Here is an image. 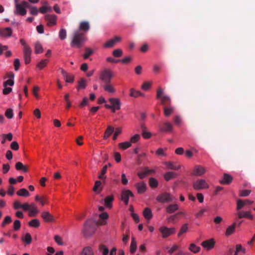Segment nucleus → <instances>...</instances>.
Listing matches in <instances>:
<instances>
[{
  "label": "nucleus",
  "instance_id": "obj_1",
  "mask_svg": "<svg viewBox=\"0 0 255 255\" xmlns=\"http://www.w3.org/2000/svg\"><path fill=\"white\" fill-rule=\"evenodd\" d=\"M86 41V38L85 34L80 31L79 30H76L73 33L70 45L73 48H80L83 46Z\"/></svg>",
  "mask_w": 255,
  "mask_h": 255
},
{
  "label": "nucleus",
  "instance_id": "obj_2",
  "mask_svg": "<svg viewBox=\"0 0 255 255\" xmlns=\"http://www.w3.org/2000/svg\"><path fill=\"white\" fill-rule=\"evenodd\" d=\"M113 76V73L111 69H105L100 74V79L105 83H111Z\"/></svg>",
  "mask_w": 255,
  "mask_h": 255
},
{
  "label": "nucleus",
  "instance_id": "obj_3",
  "mask_svg": "<svg viewBox=\"0 0 255 255\" xmlns=\"http://www.w3.org/2000/svg\"><path fill=\"white\" fill-rule=\"evenodd\" d=\"M98 224H84L83 229L84 236L86 238H89L93 236L97 228Z\"/></svg>",
  "mask_w": 255,
  "mask_h": 255
},
{
  "label": "nucleus",
  "instance_id": "obj_4",
  "mask_svg": "<svg viewBox=\"0 0 255 255\" xmlns=\"http://www.w3.org/2000/svg\"><path fill=\"white\" fill-rule=\"evenodd\" d=\"M174 199L175 198L172 195L167 192L160 194L156 197V200L161 203L172 202Z\"/></svg>",
  "mask_w": 255,
  "mask_h": 255
},
{
  "label": "nucleus",
  "instance_id": "obj_5",
  "mask_svg": "<svg viewBox=\"0 0 255 255\" xmlns=\"http://www.w3.org/2000/svg\"><path fill=\"white\" fill-rule=\"evenodd\" d=\"M195 190H200L209 188V185L204 179H198L193 184Z\"/></svg>",
  "mask_w": 255,
  "mask_h": 255
},
{
  "label": "nucleus",
  "instance_id": "obj_6",
  "mask_svg": "<svg viewBox=\"0 0 255 255\" xmlns=\"http://www.w3.org/2000/svg\"><path fill=\"white\" fill-rule=\"evenodd\" d=\"M23 58L24 62L26 64H29L31 61V55L32 53V50L31 48L28 46L23 47Z\"/></svg>",
  "mask_w": 255,
  "mask_h": 255
},
{
  "label": "nucleus",
  "instance_id": "obj_7",
  "mask_svg": "<svg viewBox=\"0 0 255 255\" xmlns=\"http://www.w3.org/2000/svg\"><path fill=\"white\" fill-rule=\"evenodd\" d=\"M215 241L214 239H210L203 241L201 245L207 251H210L214 248Z\"/></svg>",
  "mask_w": 255,
  "mask_h": 255
},
{
  "label": "nucleus",
  "instance_id": "obj_8",
  "mask_svg": "<svg viewBox=\"0 0 255 255\" xmlns=\"http://www.w3.org/2000/svg\"><path fill=\"white\" fill-rule=\"evenodd\" d=\"M243 218H247L252 219L253 216L251 214L250 212H239L236 215V217H235L236 221L234 223H236V222H238V223H241L242 221H238V219H242Z\"/></svg>",
  "mask_w": 255,
  "mask_h": 255
},
{
  "label": "nucleus",
  "instance_id": "obj_9",
  "mask_svg": "<svg viewBox=\"0 0 255 255\" xmlns=\"http://www.w3.org/2000/svg\"><path fill=\"white\" fill-rule=\"evenodd\" d=\"M159 130L161 132H171L173 130V126L168 122L163 123L159 126Z\"/></svg>",
  "mask_w": 255,
  "mask_h": 255
},
{
  "label": "nucleus",
  "instance_id": "obj_10",
  "mask_svg": "<svg viewBox=\"0 0 255 255\" xmlns=\"http://www.w3.org/2000/svg\"><path fill=\"white\" fill-rule=\"evenodd\" d=\"M57 17L54 14H46L45 16V20L47 21V24L49 26L55 25L56 24Z\"/></svg>",
  "mask_w": 255,
  "mask_h": 255
},
{
  "label": "nucleus",
  "instance_id": "obj_11",
  "mask_svg": "<svg viewBox=\"0 0 255 255\" xmlns=\"http://www.w3.org/2000/svg\"><path fill=\"white\" fill-rule=\"evenodd\" d=\"M109 101L112 104V112H115L116 110H119L121 108V102L118 98H110Z\"/></svg>",
  "mask_w": 255,
  "mask_h": 255
},
{
  "label": "nucleus",
  "instance_id": "obj_12",
  "mask_svg": "<svg viewBox=\"0 0 255 255\" xmlns=\"http://www.w3.org/2000/svg\"><path fill=\"white\" fill-rule=\"evenodd\" d=\"M133 194L132 192L129 190H124L122 193L121 199L124 201L126 205L128 203V200L129 197H133Z\"/></svg>",
  "mask_w": 255,
  "mask_h": 255
},
{
  "label": "nucleus",
  "instance_id": "obj_13",
  "mask_svg": "<svg viewBox=\"0 0 255 255\" xmlns=\"http://www.w3.org/2000/svg\"><path fill=\"white\" fill-rule=\"evenodd\" d=\"M160 231L162 234L163 237L166 238L174 233V229L162 227L160 228Z\"/></svg>",
  "mask_w": 255,
  "mask_h": 255
},
{
  "label": "nucleus",
  "instance_id": "obj_14",
  "mask_svg": "<svg viewBox=\"0 0 255 255\" xmlns=\"http://www.w3.org/2000/svg\"><path fill=\"white\" fill-rule=\"evenodd\" d=\"M206 171V169L203 166L196 165L193 170L192 174L195 176H200L203 175Z\"/></svg>",
  "mask_w": 255,
  "mask_h": 255
},
{
  "label": "nucleus",
  "instance_id": "obj_15",
  "mask_svg": "<svg viewBox=\"0 0 255 255\" xmlns=\"http://www.w3.org/2000/svg\"><path fill=\"white\" fill-rule=\"evenodd\" d=\"M121 40L120 37L116 36L114 39H110L105 43L104 47L106 48L113 47L117 43L120 42Z\"/></svg>",
  "mask_w": 255,
  "mask_h": 255
},
{
  "label": "nucleus",
  "instance_id": "obj_16",
  "mask_svg": "<svg viewBox=\"0 0 255 255\" xmlns=\"http://www.w3.org/2000/svg\"><path fill=\"white\" fill-rule=\"evenodd\" d=\"M14 13L15 14L21 15H25L26 14V10L21 3H16L15 4V11Z\"/></svg>",
  "mask_w": 255,
  "mask_h": 255
},
{
  "label": "nucleus",
  "instance_id": "obj_17",
  "mask_svg": "<svg viewBox=\"0 0 255 255\" xmlns=\"http://www.w3.org/2000/svg\"><path fill=\"white\" fill-rule=\"evenodd\" d=\"M42 217L45 222H56L54 217L48 212H44L42 213Z\"/></svg>",
  "mask_w": 255,
  "mask_h": 255
},
{
  "label": "nucleus",
  "instance_id": "obj_18",
  "mask_svg": "<svg viewBox=\"0 0 255 255\" xmlns=\"http://www.w3.org/2000/svg\"><path fill=\"white\" fill-rule=\"evenodd\" d=\"M233 180V177L231 175L227 173H224L223 178L220 181V183L222 184H229Z\"/></svg>",
  "mask_w": 255,
  "mask_h": 255
},
{
  "label": "nucleus",
  "instance_id": "obj_19",
  "mask_svg": "<svg viewBox=\"0 0 255 255\" xmlns=\"http://www.w3.org/2000/svg\"><path fill=\"white\" fill-rule=\"evenodd\" d=\"M12 32V29L10 27L0 29V35L2 37H10Z\"/></svg>",
  "mask_w": 255,
  "mask_h": 255
},
{
  "label": "nucleus",
  "instance_id": "obj_20",
  "mask_svg": "<svg viewBox=\"0 0 255 255\" xmlns=\"http://www.w3.org/2000/svg\"><path fill=\"white\" fill-rule=\"evenodd\" d=\"M160 100L161 104L164 107L171 105V99L168 96H163L159 99Z\"/></svg>",
  "mask_w": 255,
  "mask_h": 255
},
{
  "label": "nucleus",
  "instance_id": "obj_21",
  "mask_svg": "<svg viewBox=\"0 0 255 255\" xmlns=\"http://www.w3.org/2000/svg\"><path fill=\"white\" fill-rule=\"evenodd\" d=\"M174 111V108L171 105L163 107V113L166 117H169Z\"/></svg>",
  "mask_w": 255,
  "mask_h": 255
},
{
  "label": "nucleus",
  "instance_id": "obj_22",
  "mask_svg": "<svg viewBox=\"0 0 255 255\" xmlns=\"http://www.w3.org/2000/svg\"><path fill=\"white\" fill-rule=\"evenodd\" d=\"M153 172L154 171L153 170L149 169L147 167H145L142 172H138L137 173V175L139 178L143 179L146 177V175L150 174Z\"/></svg>",
  "mask_w": 255,
  "mask_h": 255
},
{
  "label": "nucleus",
  "instance_id": "obj_23",
  "mask_svg": "<svg viewBox=\"0 0 255 255\" xmlns=\"http://www.w3.org/2000/svg\"><path fill=\"white\" fill-rule=\"evenodd\" d=\"M135 186L139 194L143 193L146 190V184L143 182L137 183Z\"/></svg>",
  "mask_w": 255,
  "mask_h": 255
},
{
  "label": "nucleus",
  "instance_id": "obj_24",
  "mask_svg": "<svg viewBox=\"0 0 255 255\" xmlns=\"http://www.w3.org/2000/svg\"><path fill=\"white\" fill-rule=\"evenodd\" d=\"M143 215L145 219L149 221L152 218L151 210L149 208H145L143 211Z\"/></svg>",
  "mask_w": 255,
  "mask_h": 255
},
{
  "label": "nucleus",
  "instance_id": "obj_25",
  "mask_svg": "<svg viewBox=\"0 0 255 255\" xmlns=\"http://www.w3.org/2000/svg\"><path fill=\"white\" fill-rule=\"evenodd\" d=\"M103 88L105 91L109 93L114 94L116 92V89L110 84V83H105Z\"/></svg>",
  "mask_w": 255,
  "mask_h": 255
},
{
  "label": "nucleus",
  "instance_id": "obj_26",
  "mask_svg": "<svg viewBox=\"0 0 255 255\" xmlns=\"http://www.w3.org/2000/svg\"><path fill=\"white\" fill-rule=\"evenodd\" d=\"M90 29L89 23L88 21H82L80 23L79 30L80 31H84L87 32Z\"/></svg>",
  "mask_w": 255,
  "mask_h": 255
},
{
  "label": "nucleus",
  "instance_id": "obj_27",
  "mask_svg": "<svg viewBox=\"0 0 255 255\" xmlns=\"http://www.w3.org/2000/svg\"><path fill=\"white\" fill-rule=\"evenodd\" d=\"M114 196L113 195L107 196L104 199L105 205L108 208H111Z\"/></svg>",
  "mask_w": 255,
  "mask_h": 255
},
{
  "label": "nucleus",
  "instance_id": "obj_28",
  "mask_svg": "<svg viewBox=\"0 0 255 255\" xmlns=\"http://www.w3.org/2000/svg\"><path fill=\"white\" fill-rule=\"evenodd\" d=\"M16 194L19 196L28 197L30 194L27 190L25 188H21L17 191Z\"/></svg>",
  "mask_w": 255,
  "mask_h": 255
},
{
  "label": "nucleus",
  "instance_id": "obj_29",
  "mask_svg": "<svg viewBox=\"0 0 255 255\" xmlns=\"http://www.w3.org/2000/svg\"><path fill=\"white\" fill-rule=\"evenodd\" d=\"M178 209V206L175 204H171L167 206L166 208V211L168 213H172Z\"/></svg>",
  "mask_w": 255,
  "mask_h": 255
},
{
  "label": "nucleus",
  "instance_id": "obj_30",
  "mask_svg": "<svg viewBox=\"0 0 255 255\" xmlns=\"http://www.w3.org/2000/svg\"><path fill=\"white\" fill-rule=\"evenodd\" d=\"M177 176V174L173 172H168L166 173L164 177L166 181H168L170 179L175 178Z\"/></svg>",
  "mask_w": 255,
  "mask_h": 255
},
{
  "label": "nucleus",
  "instance_id": "obj_31",
  "mask_svg": "<svg viewBox=\"0 0 255 255\" xmlns=\"http://www.w3.org/2000/svg\"><path fill=\"white\" fill-rule=\"evenodd\" d=\"M165 164L168 169L172 170H177L181 167L180 165H175L172 162H166Z\"/></svg>",
  "mask_w": 255,
  "mask_h": 255
},
{
  "label": "nucleus",
  "instance_id": "obj_32",
  "mask_svg": "<svg viewBox=\"0 0 255 255\" xmlns=\"http://www.w3.org/2000/svg\"><path fill=\"white\" fill-rule=\"evenodd\" d=\"M183 215V214L182 212H179L175 215H172L168 218V222L177 221V219Z\"/></svg>",
  "mask_w": 255,
  "mask_h": 255
},
{
  "label": "nucleus",
  "instance_id": "obj_33",
  "mask_svg": "<svg viewBox=\"0 0 255 255\" xmlns=\"http://www.w3.org/2000/svg\"><path fill=\"white\" fill-rule=\"evenodd\" d=\"M15 168L17 170H22L24 172H26L28 171L27 168L20 162H18L15 164Z\"/></svg>",
  "mask_w": 255,
  "mask_h": 255
},
{
  "label": "nucleus",
  "instance_id": "obj_34",
  "mask_svg": "<svg viewBox=\"0 0 255 255\" xmlns=\"http://www.w3.org/2000/svg\"><path fill=\"white\" fill-rule=\"evenodd\" d=\"M114 128L111 126H109L105 132L104 139H107L114 132Z\"/></svg>",
  "mask_w": 255,
  "mask_h": 255
},
{
  "label": "nucleus",
  "instance_id": "obj_35",
  "mask_svg": "<svg viewBox=\"0 0 255 255\" xmlns=\"http://www.w3.org/2000/svg\"><path fill=\"white\" fill-rule=\"evenodd\" d=\"M81 255H94L92 249L89 247H85Z\"/></svg>",
  "mask_w": 255,
  "mask_h": 255
},
{
  "label": "nucleus",
  "instance_id": "obj_36",
  "mask_svg": "<svg viewBox=\"0 0 255 255\" xmlns=\"http://www.w3.org/2000/svg\"><path fill=\"white\" fill-rule=\"evenodd\" d=\"M200 248L196 246L194 244H191L189 247V250L194 254H196L200 252Z\"/></svg>",
  "mask_w": 255,
  "mask_h": 255
},
{
  "label": "nucleus",
  "instance_id": "obj_37",
  "mask_svg": "<svg viewBox=\"0 0 255 255\" xmlns=\"http://www.w3.org/2000/svg\"><path fill=\"white\" fill-rule=\"evenodd\" d=\"M43 51V49L41 44L39 42H37L35 44V53L36 54H39L42 53Z\"/></svg>",
  "mask_w": 255,
  "mask_h": 255
},
{
  "label": "nucleus",
  "instance_id": "obj_38",
  "mask_svg": "<svg viewBox=\"0 0 255 255\" xmlns=\"http://www.w3.org/2000/svg\"><path fill=\"white\" fill-rule=\"evenodd\" d=\"M99 250L102 252L103 255H108L109 252L108 248L103 244L99 245Z\"/></svg>",
  "mask_w": 255,
  "mask_h": 255
},
{
  "label": "nucleus",
  "instance_id": "obj_39",
  "mask_svg": "<svg viewBox=\"0 0 255 255\" xmlns=\"http://www.w3.org/2000/svg\"><path fill=\"white\" fill-rule=\"evenodd\" d=\"M130 96L133 97H137L139 96H143L142 94L140 91H136L133 89H131L130 90Z\"/></svg>",
  "mask_w": 255,
  "mask_h": 255
},
{
  "label": "nucleus",
  "instance_id": "obj_40",
  "mask_svg": "<svg viewBox=\"0 0 255 255\" xmlns=\"http://www.w3.org/2000/svg\"><path fill=\"white\" fill-rule=\"evenodd\" d=\"M86 80L83 78L81 79V80L78 82V85L77 86V89L78 90H80L82 89H85L86 87Z\"/></svg>",
  "mask_w": 255,
  "mask_h": 255
},
{
  "label": "nucleus",
  "instance_id": "obj_41",
  "mask_svg": "<svg viewBox=\"0 0 255 255\" xmlns=\"http://www.w3.org/2000/svg\"><path fill=\"white\" fill-rule=\"evenodd\" d=\"M85 53L83 55V58L85 59H86L89 58V57L92 55L93 53V50L88 47H86L85 48Z\"/></svg>",
  "mask_w": 255,
  "mask_h": 255
},
{
  "label": "nucleus",
  "instance_id": "obj_42",
  "mask_svg": "<svg viewBox=\"0 0 255 255\" xmlns=\"http://www.w3.org/2000/svg\"><path fill=\"white\" fill-rule=\"evenodd\" d=\"M236 226V224H232L231 226H230L227 229L226 233V235L227 236H230L232 234H233L235 230Z\"/></svg>",
  "mask_w": 255,
  "mask_h": 255
},
{
  "label": "nucleus",
  "instance_id": "obj_43",
  "mask_svg": "<svg viewBox=\"0 0 255 255\" xmlns=\"http://www.w3.org/2000/svg\"><path fill=\"white\" fill-rule=\"evenodd\" d=\"M120 148L123 149H126L128 148V147H130L131 146V144L130 142L129 141H125L123 142H121L119 143V145Z\"/></svg>",
  "mask_w": 255,
  "mask_h": 255
},
{
  "label": "nucleus",
  "instance_id": "obj_44",
  "mask_svg": "<svg viewBox=\"0 0 255 255\" xmlns=\"http://www.w3.org/2000/svg\"><path fill=\"white\" fill-rule=\"evenodd\" d=\"M131 253H134L136 249V242L134 238H132L131 243L130 246Z\"/></svg>",
  "mask_w": 255,
  "mask_h": 255
},
{
  "label": "nucleus",
  "instance_id": "obj_45",
  "mask_svg": "<svg viewBox=\"0 0 255 255\" xmlns=\"http://www.w3.org/2000/svg\"><path fill=\"white\" fill-rule=\"evenodd\" d=\"M158 181L152 177L150 178L149 179V185L152 188H155L158 185Z\"/></svg>",
  "mask_w": 255,
  "mask_h": 255
},
{
  "label": "nucleus",
  "instance_id": "obj_46",
  "mask_svg": "<svg viewBox=\"0 0 255 255\" xmlns=\"http://www.w3.org/2000/svg\"><path fill=\"white\" fill-rule=\"evenodd\" d=\"M47 63H48V60H47V59L42 60L40 62H39L37 64V67L39 69L41 70L47 65Z\"/></svg>",
  "mask_w": 255,
  "mask_h": 255
},
{
  "label": "nucleus",
  "instance_id": "obj_47",
  "mask_svg": "<svg viewBox=\"0 0 255 255\" xmlns=\"http://www.w3.org/2000/svg\"><path fill=\"white\" fill-rule=\"evenodd\" d=\"M59 38L61 40L65 39L67 37L66 30L65 29H61L59 33Z\"/></svg>",
  "mask_w": 255,
  "mask_h": 255
},
{
  "label": "nucleus",
  "instance_id": "obj_48",
  "mask_svg": "<svg viewBox=\"0 0 255 255\" xmlns=\"http://www.w3.org/2000/svg\"><path fill=\"white\" fill-rule=\"evenodd\" d=\"M140 138V136L139 134H135L130 139V143H134L137 142Z\"/></svg>",
  "mask_w": 255,
  "mask_h": 255
},
{
  "label": "nucleus",
  "instance_id": "obj_49",
  "mask_svg": "<svg viewBox=\"0 0 255 255\" xmlns=\"http://www.w3.org/2000/svg\"><path fill=\"white\" fill-rule=\"evenodd\" d=\"M22 240L26 244H30L32 240L31 237L29 233L26 234Z\"/></svg>",
  "mask_w": 255,
  "mask_h": 255
},
{
  "label": "nucleus",
  "instance_id": "obj_50",
  "mask_svg": "<svg viewBox=\"0 0 255 255\" xmlns=\"http://www.w3.org/2000/svg\"><path fill=\"white\" fill-rule=\"evenodd\" d=\"M113 54L115 57H120L123 55V51L121 49H117L113 51Z\"/></svg>",
  "mask_w": 255,
  "mask_h": 255
},
{
  "label": "nucleus",
  "instance_id": "obj_51",
  "mask_svg": "<svg viewBox=\"0 0 255 255\" xmlns=\"http://www.w3.org/2000/svg\"><path fill=\"white\" fill-rule=\"evenodd\" d=\"M14 187L12 185H9L7 187V194L10 196H12L14 194Z\"/></svg>",
  "mask_w": 255,
  "mask_h": 255
},
{
  "label": "nucleus",
  "instance_id": "obj_52",
  "mask_svg": "<svg viewBox=\"0 0 255 255\" xmlns=\"http://www.w3.org/2000/svg\"><path fill=\"white\" fill-rule=\"evenodd\" d=\"M5 115L8 119H12L13 116V111L11 109H8L5 112Z\"/></svg>",
  "mask_w": 255,
  "mask_h": 255
},
{
  "label": "nucleus",
  "instance_id": "obj_53",
  "mask_svg": "<svg viewBox=\"0 0 255 255\" xmlns=\"http://www.w3.org/2000/svg\"><path fill=\"white\" fill-rule=\"evenodd\" d=\"M65 81L67 83H73L74 81V76L73 75L67 74L66 77H64Z\"/></svg>",
  "mask_w": 255,
  "mask_h": 255
},
{
  "label": "nucleus",
  "instance_id": "obj_54",
  "mask_svg": "<svg viewBox=\"0 0 255 255\" xmlns=\"http://www.w3.org/2000/svg\"><path fill=\"white\" fill-rule=\"evenodd\" d=\"M251 191L250 190H243L240 191L239 195L241 197H246L250 195Z\"/></svg>",
  "mask_w": 255,
  "mask_h": 255
},
{
  "label": "nucleus",
  "instance_id": "obj_55",
  "mask_svg": "<svg viewBox=\"0 0 255 255\" xmlns=\"http://www.w3.org/2000/svg\"><path fill=\"white\" fill-rule=\"evenodd\" d=\"M39 11L42 13H45L48 11H51V7L43 6L40 8Z\"/></svg>",
  "mask_w": 255,
  "mask_h": 255
},
{
  "label": "nucleus",
  "instance_id": "obj_56",
  "mask_svg": "<svg viewBox=\"0 0 255 255\" xmlns=\"http://www.w3.org/2000/svg\"><path fill=\"white\" fill-rule=\"evenodd\" d=\"M187 230H188V227L186 226V224H184V225H183L182 226V227L180 230V232L178 234V236H180L181 235H182L183 234L186 233L187 231Z\"/></svg>",
  "mask_w": 255,
  "mask_h": 255
},
{
  "label": "nucleus",
  "instance_id": "obj_57",
  "mask_svg": "<svg viewBox=\"0 0 255 255\" xmlns=\"http://www.w3.org/2000/svg\"><path fill=\"white\" fill-rule=\"evenodd\" d=\"M28 211L29 216L30 217H34L38 213V210L37 209H29Z\"/></svg>",
  "mask_w": 255,
  "mask_h": 255
},
{
  "label": "nucleus",
  "instance_id": "obj_58",
  "mask_svg": "<svg viewBox=\"0 0 255 255\" xmlns=\"http://www.w3.org/2000/svg\"><path fill=\"white\" fill-rule=\"evenodd\" d=\"M239 252H242L244 253H245V252H246V250L245 249L243 248L241 245H240V244L237 245L236 246V249L235 254H236V255H237L238 253Z\"/></svg>",
  "mask_w": 255,
  "mask_h": 255
},
{
  "label": "nucleus",
  "instance_id": "obj_59",
  "mask_svg": "<svg viewBox=\"0 0 255 255\" xmlns=\"http://www.w3.org/2000/svg\"><path fill=\"white\" fill-rule=\"evenodd\" d=\"M10 148L14 150H17L19 149V145L17 142L12 141L10 144Z\"/></svg>",
  "mask_w": 255,
  "mask_h": 255
},
{
  "label": "nucleus",
  "instance_id": "obj_60",
  "mask_svg": "<svg viewBox=\"0 0 255 255\" xmlns=\"http://www.w3.org/2000/svg\"><path fill=\"white\" fill-rule=\"evenodd\" d=\"M14 83L13 80L10 79L3 82V86L7 87L8 85L12 86L14 85Z\"/></svg>",
  "mask_w": 255,
  "mask_h": 255
},
{
  "label": "nucleus",
  "instance_id": "obj_61",
  "mask_svg": "<svg viewBox=\"0 0 255 255\" xmlns=\"http://www.w3.org/2000/svg\"><path fill=\"white\" fill-rule=\"evenodd\" d=\"M245 206V202L241 199H239L237 201V210H239Z\"/></svg>",
  "mask_w": 255,
  "mask_h": 255
},
{
  "label": "nucleus",
  "instance_id": "obj_62",
  "mask_svg": "<svg viewBox=\"0 0 255 255\" xmlns=\"http://www.w3.org/2000/svg\"><path fill=\"white\" fill-rule=\"evenodd\" d=\"M55 242L59 245H62L63 244L62 238L58 235L54 237Z\"/></svg>",
  "mask_w": 255,
  "mask_h": 255
},
{
  "label": "nucleus",
  "instance_id": "obj_63",
  "mask_svg": "<svg viewBox=\"0 0 255 255\" xmlns=\"http://www.w3.org/2000/svg\"><path fill=\"white\" fill-rule=\"evenodd\" d=\"M146 156V154L145 153H142L138 155L137 159V163L138 165H140L142 163V158L145 157Z\"/></svg>",
  "mask_w": 255,
  "mask_h": 255
},
{
  "label": "nucleus",
  "instance_id": "obj_64",
  "mask_svg": "<svg viewBox=\"0 0 255 255\" xmlns=\"http://www.w3.org/2000/svg\"><path fill=\"white\" fill-rule=\"evenodd\" d=\"M142 135L144 138L148 139L151 137V133L150 132L147 131V130H144L143 132H142Z\"/></svg>",
  "mask_w": 255,
  "mask_h": 255
}]
</instances>
